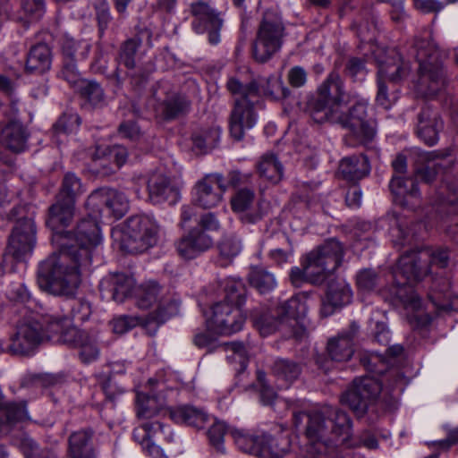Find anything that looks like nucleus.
<instances>
[{
  "label": "nucleus",
  "instance_id": "54",
  "mask_svg": "<svg viewBox=\"0 0 458 458\" xmlns=\"http://www.w3.org/2000/svg\"><path fill=\"white\" fill-rule=\"evenodd\" d=\"M90 44L86 41H76L73 38H66L63 43V54L67 59H85L90 51Z\"/></svg>",
  "mask_w": 458,
  "mask_h": 458
},
{
  "label": "nucleus",
  "instance_id": "47",
  "mask_svg": "<svg viewBox=\"0 0 458 458\" xmlns=\"http://www.w3.org/2000/svg\"><path fill=\"white\" fill-rule=\"evenodd\" d=\"M28 418L25 402H0V423L12 426Z\"/></svg>",
  "mask_w": 458,
  "mask_h": 458
},
{
  "label": "nucleus",
  "instance_id": "38",
  "mask_svg": "<svg viewBox=\"0 0 458 458\" xmlns=\"http://www.w3.org/2000/svg\"><path fill=\"white\" fill-rule=\"evenodd\" d=\"M170 417L176 423L186 424L201 428L206 424L208 415L202 409L193 405H182L170 411Z\"/></svg>",
  "mask_w": 458,
  "mask_h": 458
},
{
  "label": "nucleus",
  "instance_id": "37",
  "mask_svg": "<svg viewBox=\"0 0 458 458\" xmlns=\"http://www.w3.org/2000/svg\"><path fill=\"white\" fill-rule=\"evenodd\" d=\"M339 172L349 182L361 180L370 172L369 159L365 155L344 157L340 162Z\"/></svg>",
  "mask_w": 458,
  "mask_h": 458
},
{
  "label": "nucleus",
  "instance_id": "20",
  "mask_svg": "<svg viewBox=\"0 0 458 458\" xmlns=\"http://www.w3.org/2000/svg\"><path fill=\"white\" fill-rule=\"evenodd\" d=\"M237 447L246 453L261 458L276 455L272 449V437L265 432L233 429L230 432Z\"/></svg>",
  "mask_w": 458,
  "mask_h": 458
},
{
  "label": "nucleus",
  "instance_id": "22",
  "mask_svg": "<svg viewBox=\"0 0 458 458\" xmlns=\"http://www.w3.org/2000/svg\"><path fill=\"white\" fill-rule=\"evenodd\" d=\"M191 13L194 16L192 27L197 33H208V41L216 45L220 41V30L223 21L210 6L202 1L191 4Z\"/></svg>",
  "mask_w": 458,
  "mask_h": 458
},
{
  "label": "nucleus",
  "instance_id": "29",
  "mask_svg": "<svg viewBox=\"0 0 458 458\" xmlns=\"http://www.w3.org/2000/svg\"><path fill=\"white\" fill-rule=\"evenodd\" d=\"M75 213V204L55 197V202L48 208L47 225L54 232L53 242L58 246L56 233L65 234L66 231H60L67 227L72 221Z\"/></svg>",
  "mask_w": 458,
  "mask_h": 458
},
{
  "label": "nucleus",
  "instance_id": "36",
  "mask_svg": "<svg viewBox=\"0 0 458 458\" xmlns=\"http://www.w3.org/2000/svg\"><path fill=\"white\" fill-rule=\"evenodd\" d=\"M134 279L122 273L112 274L100 284L101 288L107 289L111 293L112 299L117 302H123L130 296L134 289Z\"/></svg>",
  "mask_w": 458,
  "mask_h": 458
},
{
  "label": "nucleus",
  "instance_id": "32",
  "mask_svg": "<svg viewBox=\"0 0 458 458\" xmlns=\"http://www.w3.org/2000/svg\"><path fill=\"white\" fill-rule=\"evenodd\" d=\"M389 187L396 204L411 208L420 204V192L418 185L413 179L394 175L390 182Z\"/></svg>",
  "mask_w": 458,
  "mask_h": 458
},
{
  "label": "nucleus",
  "instance_id": "48",
  "mask_svg": "<svg viewBox=\"0 0 458 458\" xmlns=\"http://www.w3.org/2000/svg\"><path fill=\"white\" fill-rule=\"evenodd\" d=\"M225 296L222 301L237 305L241 309L246 301L247 289L240 279L227 278L223 283Z\"/></svg>",
  "mask_w": 458,
  "mask_h": 458
},
{
  "label": "nucleus",
  "instance_id": "25",
  "mask_svg": "<svg viewBox=\"0 0 458 458\" xmlns=\"http://www.w3.org/2000/svg\"><path fill=\"white\" fill-rule=\"evenodd\" d=\"M444 122L437 111L424 106L417 116L416 134L428 146H434L439 140Z\"/></svg>",
  "mask_w": 458,
  "mask_h": 458
},
{
  "label": "nucleus",
  "instance_id": "2",
  "mask_svg": "<svg viewBox=\"0 0 458 458\" xmlns=\"http://www.w3.org/2000/svg\"><path fill=\"white\" fill-rule=\"evenodd\" d=\"M449 255L446 249L430 250L416 248L405 250L399 259L398 268L394 272V295L405 308L417 310L421 301L412 289V284L420 281L429 272V266L445 267Z\"/></svg>",
  "mask_w": 458,
  "mask_h": 458
},
{
  "label": "nucleus",
  "instance_id": "33",
  "mask_svg": "<svg viewBox=\"0 0 458 458\" xmlns=\"http://www.w3.org/2000/svg\"><path fill=\"white\" fill-rule=\"evenodd\" d=\"M47 340L69 344L76 335L78 328L72 325V319L63 318H49L42 323Z\"/></svg>",
  "mask_w": 458,
  "mask_h": 458
},
{
  "label": "nucleus",
  "instance_id": "45",
  "mask_svg": "<svg viewBox=\"0 0 458 458\" xmlns=\"http://www.w3.org/2000/svg\"><path fill=\"white\" fill-rule=\"evenodd\" d=\"M258 171L261 177L272 183H277L283 178L284 167L274 154H266L258 164Z\"/></svg>",
  "mask_w": 458,
  "mask_h": 458
},
{
  "label": "nucleus",
  "instance_id": "15",
  "mask_svg": "<svg viewBox=\"0 0 458 458\" xmlns=\"http://www.w3.org/2000/svg\"><path fill=\"white\" fill-rule=\"evenodd\" d=\"M18 108L14 102L0 103V123H6L2 129L1 141L11 151L20 153L26 149L29 132L15 117Z\"/></svg>",
  "mask_w": 458,
  "mask_h": 458
},
{
  "label": "nucleus",
  "instance_id": "30",
  "mask_svg": "<svg viewBox=\"0 0 458 458\" xmlns=\"http://www.w3.org/2000/svg\"><path fill=\"white\" fill-rule=\"evenodd\" d=\"M255 199L254 191L248 188L238 190L231 198V208L234 213L240 216V219L243 223L255 224L263 216L259 208L251 210Z\"/></svg>",
  "mask_w": 458,
  "mask_h": 458
},
{
  "label": "nucleus",
  "instance_id": "34",
  "mask_svg": "<svg viewBox=\"0 0 458 458\" xmlns=\"http://www.w3.org/2000/svg\"><path fill=\"white\" fill-rule=\"evenodd\" d=\"M93 435L91 428L72 432L68 437L67 455L71 458H95L96 454L91 445Z\"/></svg>",
  "mask_w": 458,
  "mask_h": 458
},
{
  "label": "nucleus",
  "instance_id": "24",
  "mask_svg": "<svg viewBox=\"0 0 458 458\" xmlns=\"http://www.w3.org/2000/svg\"><path fill=\"white\" fill-rule=\"evenodd\" d=\"M212 238L198 227L189 231L175 242L178 255L184 259H192L210 249Z\"/></svg>",
  "mask_w": 458,
  "mask_h": 458
},
{
  "label": "nucleus",
  "instance_id": "58",
  "mask_svg": "<svg viewBox=\"0 0 458 458\" xmlns=\"http://www.w3.org/2000/svg\"><path fill=\"white\" fill-rule=\"evenodd\" d=\"M81 124V118L76 114L62 115L54 125V131L56 135L67 134L76 131Z\"/></svg>",
  "mask_w": 458,
  "mask_h": 458
},
{
  "label": "nucleus",
  "instance_id": "40",
  "mask_svg": "<svg viewBox=\"0 0 458 458\" xmlns=\"http://www.w3.org/2000/svg\"><path fill=\"white\" fill-rule=\"evenodd\" d=\"M415 175L425 182H431L437 176L440 165L435 163L437 155L435 151L419 150L415 153Z\"/></svg>",
  "mask_w": 458,
  "mask_h": 458
},
{
  "label": "nucleus",
  "instance_id": "18",
  "mask_svg": "<svg viewBox=\"0 0 458 458\" xmlns=\"http://www.w3.org/2000/svg\"><path fill=\"white\" fill-rule=\"evenodd\" d=\"M245 320L246 316L239 306L226 301H218L211 308L208 325L217 334L231 335L239 332Z\"/></svg>",
  "mask_w": 458,
  "mask_h": 458
},
{
  "label": "nucleus",
  "instance_id": "19",
  "mask_svg": "<svg viewBox=\"0 0 458 458\" xmlns=\"http://www.w3.org/2000/svg\"><path fill=\"white\" fill-rule=\"evenodd\" d=\"M227 190L223 174H208L199 180L193 187V203L204 209L218 206Z\"/></svg>",
  "mask_w": 458,
  "mask_h": 458
},
{
  "label": "nucleus",
  "instance_id": "14",
  "mask_svg": "<svg viewBox=\"0 0 458 458\" xmlns=\"http://www.w3.org/2000/svg\"><path fill=\"white\" fill-rule=\"evenodd\" d=\"M46 341L42 323L36 320L21 321L9 336V344L0 345L3 352L17 356H30Z\"/></svg>",
  "mask_w": 458,
  "mask_h": 458
},
{
  "label": "nucleus",
  "instance_id": "39",
  "mask_svg": "<svg viewBox=\"0 0 458 458\" xmlns=\"http://www.w3.org/2000/svg\"><path fill=\"white\" fill-rule=\"evenodd\" d=\"M300 365L293 360L279 359L272 366L278 388H288L301 375Z\"/></svg>",
  "mask_w": 458,
  "mask_h": 458
},
{
  "label": "nucleus",
  "instance_id": "7",
  "mask_svg": "<svg viewBox=\"0 0 458 458\" xmlns=\"http://www.w3.org/2000/svg\"><path fill=\"white\" fill-rule=\"evenodd\" d=\"M326 419L322 413L309 415L306 437L310 441L308 452L321 455L331 445L345 442L351 435V420L348 415L338 408L326 409Z\"/></svg>",
  "mask_w": 458,
  "mask_h": 458
},
{
  "label": "nucleus",
  "instance_id": "4",
  "mask_svg": "<svg viewBox=\"0 0 458 458\" xmlns=\"http://www.w3.org/2000/svg\"><path fill=\"white\" fill-rule=\"evenodd\" d=\"M410 55L419 64L415 90L423 98H433L442 92L448 84L446 70L442 63L443 53L428 33V38L416 37Z\"/></svg>",
  "mask_w": 458,
  "mask_h": 458
},
{
  "label": "nucleus",
  "instance_id": "9",
  "mask_svg": "<svg viewBox=\"0 0 458 458\" xmlns=\"http://www.w3.org/2000/svg\"><path fill=\"white\" fill-rule=\"evenodd\" d=\"M158 234L159 225L152 216L147 215L129 217L121 230L113 233L120 242V248L131 254L141 253L155 246Z\"/></svg>",
  "mask_w": 458,
  "mask_h": 458
},
{
  "label": "nucleus",
  "instance_id": "3",
  "mask_svg": "<svg viewBox=\"0 0 458 458\" xmlns=\"http://www.w3.org/2000/svg\"><path fill=\"white\" fill-rule=\"evenodd\" d=\"M436 223L413 221L405 216L394 218L390 234L395 246L412 245L434 225L444 230L451 238L458 236V192L449 188L446 196H443L436 209Z\"/></svg>",
  "mask_w": 458,
  "mask_h": 458
},
{
  "label": "nucleus",
  "instance_id": "49",
  "mask_svg": "<svg viewBox=\"0 0 458 458\" xmlns=\"http://www.w3.org/2000/svg\"><path fill=\"white\" fill-rule=\"evenodd\" d=\"M162 411L161 406H158L157 400L154 397L140 395L137 396V417L143 422H157V420H154Z\"/></svg>",
  "mask_w": 458,
  "mask_h": 458
},
{
  "label": "nucleus",
  "instance_id": "44",
  "mask_svg": "<svg viewBox=\"0 0 458 458\" xmlns=\"http://www.w3.org/2000/svg\"><path fill=\"white\" fill-rule=\"evenodd\" d=\"M85 192L81 180L73 173L64 175L56 198L76 203L77 199Z\"/></svg>",
  "mask_w": 458,
  "mask_h": 458
},
{
  "label": "nucleus",
  "instance_id": "55",
  "mask_svg": "<svg viewBox=\"0 0 458 458\" xmlns=\"http://www.w3.org/2000/svg\"><path fill=\"white\" fill-rule=\"evenodd\" d=\"M386 81H387L386 80L384 81L382 79H377V93L376 97V102L383 108L389 109L397 101L398 92L395 89L389 90L386 85Z\"/></svg>",
  "mask_w": 458,
  "mask_h": 458
},
{
  "label": "nucleus",
  "instance_id": "61",
  "mask_svg": "<svg viewBox=\"0 0 458 458\" xmlns=\"http://www.w3.org/2000/svg\"><path fill=\"white\" fill-rule=\"evenodd\" d=\"M95 9L98 28V36L99 38H102L106 30L108 29L113 18L110 13V8L106 2L98 3Z\"/></svg>",
  "mask_w": 458,
  "mask_h": 458
},
{
  "label": "nucleus",
  "instance_id": "16",
  "mask_svg": "<svg viewBox=\"0 0 458 458\" xmlns=\"http://www.w3.org/2000/svg\"><path fill=\"white\" fill-rule=\"evenodd\" d=\"M381 390L380 383L373 377L356 378L352 386L343 394L341 402L348 405L358 416H362L378 397Z\"/></svg>",
  "mask_w": 458,
  "mask_h": 458
},
{
  "label": "nucleus",
  "instance_id": "6",
  "mask_svg": "<svg viewBox=\"0 0 458 458\" xmlns=\"http://www.w3.org/2000/svg\"><path fill=\"white\" fill-rule=\"evenodd\" d=\"M343 257L341 242L330 239L308 253L301 260V267H294L291 269L290 282L294 287H301L304 283L320 285L341 265Z\"/></svg>",
  "mask_w": 458,
  "mask_h": 458
},
{
  "label": "nucleus",
  "instance_id": "13",
  "mask_svg": "<svg viewBox=\"0 0 458 458\" xmlns=\"http://www.w3.org/2000/svg\"><path fill=\"white\" fill-rule=\"evenodd\" d=\"M284 26L279 14L271 10L263 13L252 45V55L259 63L267 61L282 47Z\"/></svg>",
  "mask_w": 458,
  "mask_h": 458
},
{
  "label": "nucleus",
  "instance_id": "28",
  "mask_svg": "<svg viewBox=\"0 0 458 458\" xmlns=\"http://www.w3.org/2000/svg\"><path fill=\"white\" fill-rule=\"evenodd\" d=\"M163 429L164 425L160 421L143 422L134 428L132 437L151 458H167L164 450L152 441V438L163 434Z\"/></svg>",
  "mask_w": 458,
  "mask_h": 458
},
{
  "label": "nucleus",
  "instance_id": "31",
  "mask_svg": "<svg viewBox=\"0 0 458 458\" xmlns=\"http://www.w3.org/2000/svg\"><path fill=\"white\" fill-rule=\"evenodd\" d=\"M141 43L142 40L140 37H132L121 44L118 52L117 61L119 64L124 65L129 70L126 76L131 80V84L133 87H140L145 81L144 75L134 71L135 55Z\"/></svg>",
  "mask_w": 458,
  "mask_h": 458
},
{
  "label": "nucleus",
  "instance_id": "42",
  "mask_svg": "<svg viewBox=\"0 0 458 458\" xmlns=\"http://www.w3.org/2000/svg\"><path fill=\"white\" fill-rule=\"evenodd\" d=\"M51 50L46 44L31 47L26 61V69L30 72L42 73L50 69Z\"/></svg>",
  "mask_w": 458,
  "mask_h": 458
},
{
  "label": "nucleus",
  "instance_id": "1",
  "mask_svg": "<svg viewBox=\"0 0 458 458\" xmlns=\"http://www.w3.org/2000/svg\"><path fill=\"white\" fill-rule=\"evenodd\" d=\"M59 251L42 261L38 271L39 287L55 295L72 296L83 276L91 272L95 249L101 242L98 223L81 219L74 232L56 233Z\"/></svg>",
  "mask_w": 458,
  "mask_h": 458
},
{
  "label": "nucleus",
  "instance_id": "21",
  "mask_svg": "<svg viewBox=\"0 0 458 458\" xmlns=\"http://www.w3.org/2000/svg\"><path fill=\"white\" fill-rule=\"evenodd\" d=\"M310 296L308 292H301L289 300L282 302L276 310V312L282 319L293 328V335L301 339L305 335V328L301 320L305 318L308 311L307 300Z\"/></svg>",
  "mask_w": 458,
  "mask_h": 458
},
{
  "label": "nucleus",
  "instance_id": "53",
  "mask_svg": "<svg viewBox=\"0 0 458 458\" xmlns=\"http://www.w3.org/2000/svg\"><path fill=\"white\" fill-rule=\"evenodd\" d=\"M429 298L438 313L458 311V296L449 293L436 291L429 294Z\"/></svg>",
  "mask_w": 458,
  "mask_h": 458
},
{
  "label": "nucleus",
  "instance_id": "50",
  "mask_svg": "<svg viewBox=\"0 0 458 458\" xmlns=\"http://www.w3.org/2000/svg\"><path fill=\"white\" fill-rule=\"evenodd\" d=\"M252 320L254 327L259 331L260 335L267 336L276 332L279 326L284 322L282 318L276 314H272L270 311H266L261 314L253 313Z\"/></svg>",
  "mask_w": 458,
  "mask_h": 458
},
{
  "label": "nucleus",
  "instance_id": "23",
  "mask_svg": "<svg viewBox=\"0 0 458 458\" xmlns=\"http://www.w3.org/2000/svg\"><path fill=\"white\" fill-rule=\"evenodd\" d=\"M377 79L386 80L397 84L405 80L411 73L409 61H405L395 49H390L384 60H378Z\"/></svg>",
  "mask_w": 458,
  "mask_h": 458
},
{
  "label": "nucleus",
  "instance_id": "46",
  "mask_svg": "<svg viewBox=\"0 0 458 458\" xmlns=\"http://www.w3.org/2000/svg\"><path fill=\"white\" fill-rule=\"evenodd\" d=\"M248 281L260 293H267L276 286L275 276L262 267H252L248 275Z\"/></svg>",
  "mask_w": 458,
  "mask_h": 458
},
{
  "label": "nucleus",
  "instance_id": "57",
  "mask_svg": "<svg viewBox=\"0 0 458 458\" xmlns=\"http://www.w3.org/2000/svg\"><path fill=\"white\" fill-rule=\"evenodd\" d=\"M64 381L63 374H40L25 378L21 385L23 386L31 383L36 386L50 387L62 384Z\"/></svg>",
  "mask_w": 458,
  "mask_h": 458
},
{
  "label": "nucleus",
  "instance_id": "62",
  "mask_svg": "<svg viewBox=\"0 0 458 458\" xmlns=\"http://www.w3.org/2000/svg\"><path fill=\"white\" fill-rule=\"evenodd\" d=\"M240 251L241 242L235 238H225L219 244L220 258L224 259L225 263L230 262Z\"/></svg>",
  "mask_w": 458,
  "mask_h": 458
},
{
  "label": "nucleus",
  "instance_id": "11",
  "mask_svg": "<svg viewBox=\"0 0 458 458\" xmlns=\"http://www.w3.org/2000/svg\"><path fill=\"white\" fill-rule=\"evenodd\" d=\"M368 101L358 99L347 113L342 109L338 111V118L331 119L329 123H339L347 130L344 136L346 146L355 148L366 146L370 143L376 135V129L367 119Z\"/></svg>",
  "mask_w": 458,
  "mask_h": 458
},
{
  "label": "nucleus",
  "instance_id": "60",
  "mask_svg": "<svg viewBox=\"0 0 458 458\" xmlns=\"http://www.w3.org/2000/svg\"><path fill=\"white\" fill-rule=\"evenodd\" d=\"M227 428L222 421H215L208 431V436L210 444L221 453L225 452L224 437L226 433Z\"/></svg>",
  "mask_w": 458,
  "mask_h": 458
},
{
  "label": "nucleus",
  "instance_id": "17",
  "mask_svg": "<svg viewBox=\"0 0 458 458\" xmlns=\"http://www.w3.org/2000/svg\"><path fill=\"white\" fill-rule=\"evenodd\" d=\"M86 206L94 213L122 218L129 208V200L126 196L114 189L99 188L90 193Z\"/></svg>",
  "mask_w": 458,
  "mask_h": 458
},
{
  "label": "nucleus",
  "instance_id": "56",
  "mask_svg": "<svg viewBox=\"0 0 458 458\" xmlns=\"http://www.w3.org/2000/svg\"><path fill=\"white\" fill-rule=\"evenodd\" d=\"M21 449L25 458H46L54 452L52 448H41L34 439L28 437L22 438Z\"/></svg>",
  "mask_w": 458,
  "mask_h": 458
},
{
  "label": "nucleus",
  "instance_id": "51",
  "mask_svg": "<svg viewBox=\"0 0 458 458\" xmlns=\"http://www.w3.org/2000/svg\"><path fill=\"white\" fill-rule=\"evenodd\" d=\"M78 87L81 97L91 106H101L104 104V91L98 83L83 80Z\"/></svg>",
  "mask_w": 458,
  "mask_h": 458
},
{
  "label": "nucleus",
  "instance_id": "41",
  "mask_svg": "<svg viewBox=\"0 0 458 458\" xmlns=\"http://www.w3.org/2000/svg\"><path fill=\"white\" fill-rule=\"evenodd\" d=\"M69 344L80 349L79 355L84 363L96 360L99 355L98 341L96 336L81 330H77L76 335Z\"/></svg>",
  "mask_w": 458,
  "mask_h": 458
},
{
  "label": "nucleus",
  "instance_id": "63",
  "mask_svg": "<svg viewBox=\"0 0 458 458\" xmlns=\"http://www.w3.org/2000/svg\"><path fill=\"white\" fill-rule=\"evenodd\" d=\"M60 75L64 80H65L72 86L79 85L81 81H83L76 67L75 59L72 58H64Z\"/></svg>",
  "mask_w": 458,
  "mask_h": 458
},
{
  "label": "nucleus",
  "instance_id": "8",
  "mask_svg": "<svg viewBox=\"0 0 458 458\" xmlns=\"http://www.w3.org/2000/svg\"><path fill=\"white\" fill-rule=\"evenodd\" d=\"M133 296L140 309L147 310L157 305V309L146 317V327L152 324L158 327L179 312L181 301L177 294L160 286L156 281L146 282L135 288Z\"/></svg>",
  "mask_w": 458,
  "mask_h": 458
},
{
  "label": "nucleus",
  "instance_id": "12",
  "mask_svg": "<svg viewBox=\"0 0 458 458\" xmlns=\"http://www.w3.org/2000/svg\"><path fill=\"white\" fill-rule=\"evenodd\" d=\"M344 96V81L336 71H332L318 86L311 102L312 119L322 123L338 118V111L345 103Z\"/></svg>",
  "mask_w": 458,
  "mask_h": 458
},
{
  "label": "nucleus",
  "instance_id": "27",
  "mask_svg": "<svg viewBox=\"0 0 458 458\" xmlns=\"http://www.w3.org/2000/svg\"><path fill=\"white\" fill-rule=\"evenodd\" d=\"M148 199L154 204L176 203L180 199L179 189L163 174H153L147 182Z\"/></svg>",
  "mask_w": 458,
  "mask_h": 458
},
{
  "label": "nucleus",
  "instance_id": "35",
  "mask_svg": "<svg viewBox=\"0 0 458 458\" xmlns=\"http://www.w3.org/2000/svg\"><path fill=\"white\" fill-rule=\"evenodd\" d=\"M351 333H345L332 338L327 343V354L332 360L344 362L349 360L353 352V337L358 330V327L352 326Z\"/></svg>",
  "mask_w": 458,
  "mask_h": 458
},
{
  "label": "nucleus",
  "instance_id": "43",
  "mask_svg": "<svg viewBox=\"0 0 458 458\" xmlns=\"http://www.w3.org/2000/svg\"><path fill=\"white\" fill-rule=\"evenodd\" d=\"M191 101L185 95L174 92L168 94L161 104V112L165 119H174L189 112Z\"/></svg>",
  "mask_w": 458,
  "mask_h": 458
},
{
  "label": "nucleus",
  "instance_id": "52",
  "mask_svg": "<svg viewBox=\"0 0 458 458\" xmlns=\"http://www.w3.org/2000/svg\"><path fill=\"white\" fill-rule=\"evenodd\" d=\"M225 350L232 353L227 356L228 360L234 365L237 373L243 372L248 365V352L243 344L231 342L225 344Z\"/></svg>",
  "mask_w": 458,
  "mask_h": 458
},
{
  "label": "nucleus",
  "instance_id": "5",
  "mask_svg": "<svg viewBox=\"0 0 458 458\" xmlns=\"http://www.w3.org/2000/svg\"><path fill=\"white\" fill-rule=\"evenodd\" d=\"M227 90L234 97L229 115V131L233 140L240 141L245 131L255 127L259 121L258 112L264 107L263 100L256 81L242 83L236 77L226 82Z\"/></svg>",
  "mask_w": 458,
  "mask_h": 458
},
{
  "label": "nucleus",
  "instance_id": "26",
  "mask_svg": "<svg viewBox=\"0 0 458 458\" xmlns=\"http://www.w3.org/2000/svg\"><path fill=\"white\" fill-rule=\"evenodd\" d=\"M333 273L326 280L327 287L326 298L322 301L321 315L323 317L330 316L335 308L342 307L351 302L352 290L344 281L333 277Z\"/></svg>",
  "mask_w": 458,
  "mask_h": 458
},
{
  "label": "nucleus",
  "instance_id": "10",
  "mask_svg": "<svg viewBox=\"0 0 458 458\" xmlns=\"http://www.w3.org/2000/svg\"><path fill=\"white\" fill-rule=\"evenodd\" d=\"M8 216L15 224L9 235L6 250L16 260H24L32 253L36 244L35 208L31 205L17 206L12 208Z\"/></svg>",
  "mask_w": 458,
  "mask_h": 458
},
{
  "label": "nucleus",
  "instance_id": "59",
  "mask_svg": "<svg viewBox=\"0 0 458 458\" xmlns=\"http://www.w3.org/2000/svg\"><path fill=\"white\" fill-rule=\"evenodd\" d=\"M221 131L218 127L210 128L203 134L193 136V141L196 147L199 148H212L216 146L220 140Z\"/></svg>",
  "mask_w": 458,
  "mask_h": 458
},
{
  "label": "nucleus",
  "instance_id": "64",
  "mask_svg": "<svg viewBox=\"0 0 458 458\" xmlns=\"http://www.w3.org/2000/svg\"><path fill=\"white\" fill-rule=\"evenodd\" d=\"M378 276L372 269H363L359 272L356 283L359 289L362 291H372L378 284Z\"/></svg>",
  "mask_w": 458,
  "mask_h": 458
}]
</instances>
